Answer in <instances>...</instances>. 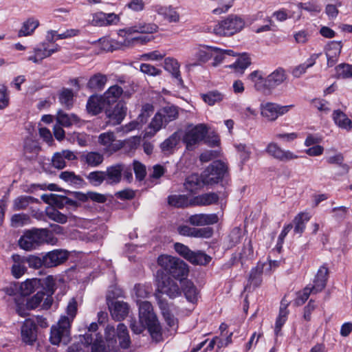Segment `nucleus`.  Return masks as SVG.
Wrapping results in <instances>:
<instances>
[{"label": "nucleus", "instance_id": "nucleus-1", "mask_svg": "<svg viewBox=\"0 0 352 352\" xmlns=\"http://www.w3.org/2000/svg\"><path fill=\"white\" fill-rule=\"evenodd\" d=\"M105 342L98 341L96 338L92 342L91 352H116L119 347L126 349L131 345V338L126 326L123 323L118 324L117 328L107 325L104 330Z\"/></svg>", "mask_w": 352, "mask_h": 352}, {"label": "nucleus", "instance_id": "nucleus-2", "mask_svg": "<svg viewBox=\"0 0 352 352\" xmlns=\"http://www.w3.org/2000/svg\"><path fill=\"white\" fill-rule=\"evenodd\" d=\"M157 292L155 296L164 320L169 327H176L177 319L173 314L172 306L167 301L161 299L160 294H166L169 298H175L181 294L179 285L171 278L164 276L158 280Z\"/></svg>", "mask_w": 352, "mask_h": 352}, {"label": "nucleus", "instance_id": "nucleus-3", "mask_svg": "<svg viewBox=\"0 0 352 352\" xmlns=\"http://www.w3.org/2000/svg\"><path fill=\"white\" fill-rule=\"evenodd\" d=\"M57 239L47 229L34 228L27 230L19 240L21 248L30 251L43 243L55 244Z\"/></svg>", "mask_w": 352, "mask_h": 352}, {"label": "nucleus", "instance_id": "nucleus-4", "mask_svg": "<svg viewBox=\"0 0 352 352\" xmlns=\"http://www.w3.org/2000/svg\"><path fill=\"white\" fill-rule=\"evenodd\" d=\"M139 319L148 329L151 336L156 341L161 338V327L152 305L146 300L140 303Z\"/></svg>", "mask_w": 352, "mask_h": 352}, {"label": "nucleus", "instance_id": "nucleus-5", "mask_svg": "<svg viewBox=\"0 0 352 352\" xmlns=\"http://www.w3.org/2000/svg\"><path fill=\"white\" fill-rule=\"evenodd\" d=\"M245 27L244 20L236 15H230L219 21L208 32L220 36H229L241 32Z\"/></svg>", "mask_w": 352, "mask_h": 352}, {"label": "nucleus", "instance_id": "nucleus-6", "mask_svg": "<svg viewBox=\"0 0 352 352\" xmlns=\"http://www.w3.org/2000/svg\"><path fill=\"white\" fill-rule=\"evenodd\" d=\"M209 128L205 124L189 126L183 136V142L188 151L194 150L202 141H204Z\"/></svg>", "mask_w": 352, "mask_h": 352}, {"label": "nucleus", "instance_id": "nucleus-7", "mask_svg": "<svg viewBox=\"0 0 352 352\" xmlns=\"http://www.w3.org/2000/svg\"><path fill=\"white\" fill-rule=\"evenodd\" d=\"M70 326L66 319H59L56 324L51 328L50 340L52 344L58 345L63 342L66 344L69 341Z\"/></svg>", "mask_w": 352, "mask_h": 352}, {"label": "nucleus", "instance_id": "nucleus-8", "mask_svg": "<svg viewBox=\"0 0 352 352\" xmlns=\"http://www.w3.org/2000/svg\"><path fill=\"white\" fill-rule=\"evenodd\" d=\"M124 142L117 140L113 132L107 131L100 133L98 138V144L102 147L104 153L112 155L124 146Z\"/></svg>", "mask_w": 352, "mask_h": 352}, {"label": "nucleus", "instance_id": "nucleus-9", "mask_svg": "<svg viewBox=\"0 0 352 352\" xmlns=\"http://www.w3.org/2000/svg\"><path fill=\"white\" fill-rule=\"evenodd\" d=\"M227 170L226 164L221 161L213 162L203 173V182L206 184L217 183L221 179Z\"/></svg>", "mask_w": 352, "mask_h": 352}, {"label": "nucleus", "instance_id": "nucleus-10", "mask_svg": "<svg viewBox=\"0 0 352 352\" xmlns=\"http://www.w3.org/2000/svg\"><path fill=\"white\" fill-rule=\"evenodd\" d=\"M293 105L281 106L276 103L265 102L260 105L261 115L267 121L274 122L279 116L287 113Z\"/></svg>", "mask_w": 352, "mask_h": 352}, {"label": "nucleus", "instance_id": "nucleus-11", "mask_svg": "<svg viewBox=\"0 0 352 352\" xmlns=\"http://www.w3.org/2000/svg\"><path fill=\"white\" fill-rule=\"evenodd\" d=\"M58 50V45H50L47 43H41L34 48L33 54L28 56V60L40 63L43 59L50 56Z\"/></svg>", "mask_w": 352, "mask_h": 352}, {"label": "nucleus", "instance_id": "nucleus-12", "mask_svg": "<svg viewBox=\"0 0 352 352\" xmlns=\"http://www.w3.org/2000/svg\"><path fill=\"white\" fill-rule=\"evenodd\" d=\"M265 152L273 158L283 162H289L298 158V156L289 150L282 148L275 142L269 143Z\"/></svg>", "mask_w": 352, "mask_h": 352}, {"label": "nucleus", "instance_id": "nucleus-13", "mask_svg": "<svg viewBox=\"0 0 352 352\" xmlns=\"http://www.w3.org/2000/svg\"><path fill=\"white\" fill-rule=\"evenodd\" d=\"M22 340L28 344H32L36 340V325L32 319H26L21 329Z\"/></svg>", "mask_w": 352, "mask_h": 352}, {"label": "nucleus", "instance_id": "nucleus-14", "mask_svg": "<svg viewBox=\"0 0 352 352\" xmlns=\"http://www.w3.org/2000/svg\"><path fill=\"white\" fill-rule=\"evenodd\" d=\"M127 108L123 102H118L111 109L106 110L109 122L112 125L119 124L125 118Z\"/></svg>", "mask_w": 352, "mask_h": 352}, {"label": "nucleus", "instance_id": "nucleus-15", "mask_svg": "<svg viewBox=\"0 0 352 352\" xmlns=\"http://www.w3.org/2000/svg\"><path fill=\"white\" fill-rule=\"evenodd\" d=\"M68 257L67 252L62 250L51 251L44 256V266L46 267H56L65 262Z\"/></svg>", "mask_w": 352, "mask_h": 352}, {"label": "nucleus", "instance_id": "nucleus-16", "mask_svg": "<svg viewBox=\"0 0 352 352\" xmlns=\"http://www.w3.org/2000/svg\"><path fill=\"white\" fill-rule=\"evenodd\" d=\"M109 309L112 318L118 321L124 320L129 314V305L120 300H115L109 305Z\"/></svg>", "mask_w": 352, "mask_h": 352}, {"label": "nucleus", "instance_id": "nucleus-17", "mask_svg": "<svg viewBox=\"0 0 352 352\" xmlns=\"http://www.w3.org/2000/svg\"><path fill=\"white\" fill-rule=\"evenodd\" d=\"M342 47L341 42L336 41H331L327 45L325 54L328 67H332L336 63L341 52Z\"/></svg>", "mask_w": 352, "mask_h": 352}, {"label": "nucleus", "instance_id": "nucleus-18", "mask_svg": "<svg viewBox=\"0 0 352 352\" xmlns=\"http://www.w3.org/2000/svg\"><path fill=\"white\" fill-rule=\"evenodd\" d=\"M218 216L216 214H196L189 217L188 221L195 226H204L217 223Z\"/></svg>", "mask_w": 352, "mask_h": 352}, {"label": "nucleus", "instance_id": "nucleus-19", "mask_svg": "<svg viewBox=\"0 0 352 352\" xmlns=\"http://www.w3.org/2000/svg\"><path fill=\"white\" fill-rule=\"evenodd\" d=\"M247 79L256 91H264L269 89L267 77H265V74L261 71L255 70L251 72L248 76Z\"/></svg>", "mask_w": 352, "mask_h": 352}, {"label": "nucleus", "instance_id": "nucleus-20", "mask_svg": "<svg viewBox=\"0 0 352 352\" xmlns=\"http://www.w3.org/2000/svg\"><path fill=\"white\" fill-rule=\"evenodd\" d=\"M124 170V165L116 164L107 168L104 171L106 182L109 184H118L120 182L122 173Z\"/></svg>", "mask_w": 352, "mask_h": 352}, {"label": "nucleus", "instance_id": "nucleus-21", "mask_svg": "<svg viewBox=\"0 0 352 352\" xmlns=\"http://www.w3.org/2000/svg\"><path fill=\"white\" fill-rule=\"evenodd\" d=\"M213 47L209 46H199L195 49L194 56L196 59L195 63H189L187 65L188 67H195L200 65L201 63H206L212 56Z\"/></svg>", "mask_w": 352, "mask_h": 352}, {"label": "nucleus", "instance_id": "nucleus-22", "mask_svg": "<svg viewBox=\"0 0 352 352\" xmlns=\"http://www.w3.org/2000/svg\"><path fill=\"white\" fill-rule=\"evenodd\" d=\"M41 199L46 204L54 206L58 208H62L65 204H74L75 201L69 198L56 195V194H44L41 196Z\"/></svg>", "mask_w": 352, "mask_h": 352}, {"label": "nucleus", "instance_id": "nucleus-23", "mask_svg": "<svg viewBox=\"0 0 352 352\" xmlns=\"http://www.w3.org/2000/svg\"><path fill=\"white\" fill-rule=\"evenodd\" d=\"M75 154L69 150H63L61 152L56 153L52 160V165L58 168L62 169L65 167V160L72 161L76 160Z\"/></svg>", "mask_w": 352, "mask_h": 352}, {"label": "nucleus", "instance_id": "nucleus-24", "mask_svg": "<svg viewBox=\"0 0 352 352\" xmlns=\"http://www.w3.org/2000/svg\"><path fill=\"white\" fill-rule=\"evenodd\" d=\"M287 78L285 70L278 67L267 76L269 89L275 88L283 84Z\"/></svg>", "mask_w": 352, "mask_h": 352}, {"label": "nucleus", "instance_id": "nucleus-25", "mask_svg": "<svg viewBox=\"0 0 352 352\" xmlns=\"http://www.w3.org/2000/svg\"><path fill=\"white\" fill-rule=\"evenodd\" d=\"M180 140L181 135L179 132H175L160 144L162 152L167 155L173 153Z\"/></svg>", "mask_w": 352, "mask_h": 352}, {"label": "nucleus", "instance_id": "nucleus-26", "mask_svg": "<svg viewBox=\"0 0 352 352\" xmlns=\"http://www.w3.org/2000/svg\"><path fill=\"white\" fill-rule=\"evenodd\" d=\"M328 273V269L325 266H321L318 269L311 287L314 293L320 292L325 287Z\"/></svg>", "mask_w": 352, "mask_h": 352}, {"label": "nucleus", "instance_id": "nucleus-27", "mask_svg": "<svg viewBox=\"0 0 352 352\" xmlns=\"http://www.w3.org/2000/svg\"><path fill=\"white\" fill-rule=\"evenodd\" d=\"M13 264L11 267V272L16 278L21 277L26 271L25 258L19 254H14L12 256Z\"/></svg>", "mask_w": 352, "mask_h": 352}, {"label": "nucleus", "instance_id": "nucleus-28", "mask_svg": "<svg viewBox=\"0 0 352 352\" xmlns=\"http://www.w3.org/2000/svg\"><path fill=\"white\" fill-rule=\"evenodd\" d=\"M332 118L336 125L340 129L349 131L352 129V121L341 110H335L332 114Z\"/></svg>", "mask_w": 352, "mask_h": 352}, {"label": "nucleus", "instance_id": "nucleus-29", "mask_svg": "<svg viewBox=\"0 0 352 352\" xmlns=\"http://www.w3.org/2000/svg\"><path fill=\"white\" fill-rule=\"evenodd\" d=\"M155 11L169 23H177L179 21V13L171 6H157Z\"/></svg>", "mask_w": 352, "mask_h": 352}, {"label": "nucleus", "instance_id": "nucleus-30", "mask_svg": "<svg viewBox=\"0 0 352 352\" xmlns=\"http://www.w3.org/2000/svg\"><path fill=\"white\" fill-rule=\"evenodd\" d=\"M165 125V121L161 114L159 112L156 113L144 133V137L151 138L154 136Z\"/></svg>", "mask_w": 352, "mask_h": 352}, {"label": "nucleus", "instance_id": "nucleus-31", "mask_svg": "<svg viewBox=\"0 0 352 352\" xmlns=\"http://www.w3.org/2000/svg\"><path fill=\"white\" fill-rule=\"evenodd\" d=\"M105 102L102 96H92L89 98L87 103V111L92 115H97L104 107Z\"/></svg>", "mask_w": 352, "mask_h": 352}, {"label": "nucleus", "instance_id": "nucleus-32", "mask_svg": "<svg viewBox=\"0 0 352 352\" xmlns=\"http://www.w3.org/2000/svg\"><path fill=\"white\" fill-rule=\"evenodd\" d=\"M38 25V20L34 18H29L22 23L21 28L18 32V36L19 37L30 36L34 33Z\"/></svg>", "mask_w": 352, "mask_h": 352}, {"label": "nucleus", "instance_id": "nucleus-33", "mask_svg": "<svg viewBox=\"0 0 352 352\" xmlns=\"http://www.w3.org/2000/svg\"><path fill=\"white\" fill-rule=\"evenodd\" d=\"M263 273H267L265 269V265L258 263L250 272L248 280L250 284L254 287L259 286L262 282V274Z\"/></svg>", "mask_w": 352, "mask_h": 352}, {"label": "nucleus", "instance_id": "nucleus-34", "mask_svg": "<svg viewBox=\"0 0 352 352\" xmlns=\"http://www.w3.org/2000/svg\"><path fill=\"white\" fill-rule=\"evenodd\" d=\"M311 215L307 212H300L297 214L294 220V232L295 234H301L305 229L306 223L309 221Z\"/></svg>", "mask_w": 352, "mask_h": 352}, {"label": "nucleus", "instance_id": "nucleus-35", "mask_svg": "<svg viewBox=\"0 0 352 352\" xmlns=\"http://www.w3.org/2000/svg\"><path fill=\"white\" fill-rule=\"evenodd\" d=\"M188 273V265L179 258L177 259L173 269L169 272L175 278L182 280Z\"/></svg>", "mask_w": 352, "mask_h": 352}, {"label": "nucleus", "instance_id": "nucleus-36", "mask_svg": "<svg viewBox=\"0 0 352 352\" xmlns=\"http://www.w3.org/2000/svg\"><path fill=\"white\" fill-rule=\"evenodd\" d=\"M152 292V287L150 285L137 284L133 288L134 298L138 305L143 302L142 300L149 296Z\"/></svg>", "mask_w": 352, "mask_h": 352}, {"label": "nucleus", "instance_id": "nucleus-37", "mask_svg": "<svg viewBox=\"0 0 352 352\" xmlns=\"http://www.w3.org/2000/svg\"><path fill=\"white\" fill-rule=\"evenodd\" d=\"M82 160L89 166L96 167L102 163L104 157L99 152H88L82 155Z\"/></svg>", "mask_w": 352, "mask_h": 352}, {"label": "nucleus", "instance_id": "nucleus-38", "mask_svg": "<svg viewBox=\"0 0 352 352\" xmlns=\"http://www.w3.org/2000/svg\"><path fill=\"white\" fill-rule=\"evenodd\" d=\"M219 199L218 195L214 192H210L195 197L192 202L195 206H208L216 203Z\"/></svg>", "mask_w": 352, "mask_h": 352}, {"label": "nucleus", "instance_id": "nucleus-39", "mask_svg": "<svg viewBox=\"0 0 352 352\" xmlns=\"http://www.w3.org/2000/svg\"><path fill=\"white\" fill-rule=\"evenodd\" d=\"M158 30V26L155 23H139L133 27L129 28L126 32L132 34L135 32L142 34H152L156 32Z\"/></svg>", "mask_w": 352, "mask_h": 352}, {"label": "nucleus", "instance_id": "nucleus-40", "mask_svg": "<svg viewBox=\"0 0 352 352\" xmlns=\"http://www.w3.org/2000/svg\"><path fill=\"white\" fill-rule=\"evenodd\" d=\"M164 67L165 70L170 72L174 78L182 81L179 65L176 59L170 57L166 58L164 62Z\"/></svg>", "mask_w": 352, "mask_h": 352}, {"label": "nucleus", "instance_id": "nucleus-41", "mask_svg": "<svg viewBox=\"0 0 352 352\" xmlns=\"http://www.w3.org/2000/svg\"><path fill=\"white\" fill-rule=\"evenodd\" d=\"M40 285V280L37 278L28 279L21 283L19 287V292L22 296H28L33 293Z\"/></svg>", "mask_w": 352, "mask_h": 352}, {"label": "nucleus", "instance_id": "nucleus-42", "mask_svg": "<svg viewBox=\"0 0 352 352\" xmlns=\"http://www.w3.org/2000/svg\"><path fill=\"white\" fill-rule=\"evenodd\" d=\"M251 60L248 54H243L228 67L233 69L236 72L243 74L244 71L250 65Z\"/></svg>", "mask_w": 352, "mask_h": 352}, {"label": "nucleus", "instance_id": "nucleus-43", "mask_svg": "<svg viewBox=\"0 0 352 352\" xmlns=\"http://www.w3.org/2000/svg\"><path fill=\"white\" fill-rule=\"evenodd\" d=\"M203 183V179H201L197 174H192L187 177L184 186L186 190L193 193L202 187Z\"/></svg>", "mask_w": 352, "mask_h": 352}, {"label": "nucleus", "instance_id": "nucleus-44", "mask_svg": "<svg viewBox=\"0 0 352 352\" xmlns=\"http://www.w3.org/2000/svg\"><path fill=\"white\" fill-rule=\"evenodd\" d=\"M38 200L31 196H19L13 201V210H21L26 209L32 203H37Z\"/></svg>", "mask_w": 352, "mask_h": 352}, {"label": "nucleus", "instance_id": "nucleus-45", "mask_svg": "<svg viewBox=\"0 0 352 352\" xmlns=\"http://www.w3.org/2000/svg\"><path fill=\"white\" fill-rule=\"evenodd\" d=\"M158 112L165 121V124L176 120L179 114L177 108L173 105L164 107Z\"/></svg>", "mask_w": 352, "mask_h": 352}, {"label": "nucleus", "instance_id": "nucleus-46", "mask_svg": "<svg viewBox=\"0 0 352 352\" xmlns=\"http://www.w3.org/2000/svg\"><path fill=\"white\" fill-rule=\"evenodd\" d=\"M183 292L188 301L192 303H195L197 301L199 292L192 283L185 281Z\"/></svg>", "mask_w": 352, "mask_h": 352}, {"label": "nucleus", "instance_id": "nucleus-47", "mask_svg": "<svg viewBox=\"0 0 352 352\" xmlns=\"http://www.w3.org/2000/svg\"><path fill=\"white\" fill-rule=\"evenodd\" d=\"M46 214L51 220L61 224L65 223L69 218H74V216L67 217L52 207L47 208Z\"/></svg>", "mask_w": 352, "mask_h": 352}, {"label": "nucleus", "instance_id": "nucleus-48", "mask_svg": "<svg viewBox=\"0 0 352 352\" xmlns=\"http://www.w3.org/2000/svg\"><path fill=\"white\" fill-rule=\"evenodd\" d=\"M123 92L122 89L118 86L113 85L110 87L102 96L105 102L108 104L116 102Z\"/></svg>", "mask_w": 352, "mask_h": 352}, {"label": "nucleus", "instance_id": "nucleus-49", "mask_svg": "<svg viewBox=\"0 0 352 352\" xmlns=\"http://www.w3.org/2000/svg\"><path fill=\"white\" fill-rule=\"evenodd\" d=\"M107 78L105 75L97 74L91 76L87 83V86L93 89L101 90L107 83Z\"/></svg>", "mask_w": 352, "mask_h": 352}, {"label": "nucleus", "instance_id": "nucleus-50", "mask_svg": "<svg viewBox=\"0 0 352 352\" xmlns=\"http://www.w3.org/2000/svg\"><path fill=\"white\" fill-rule=\"evenodd\" d=\"M211 257L201 251L192 252L188 261L195 265H207Z\"/></svg>", "mask_w": 352, "mask_h": 352}, {"label": "nucleus", "instance_id": "nucleus-51", "mask_svg": "<svg viewBox=\"0 0 352 352\" xmlns=\"http://www.w3.org/2000/svg\"><path fill=\"white\" fill-rule=\"evenodd\" d=\"M212 52L216 53V55L214 57V60L212 63V65L214 67H217L219 64H221L223 61L226 56H236L235 53L231 50H221L213 47Z\"/></svg>", "mask_w": 352, "mask_h": 352}, {"label": "nucleus", "instance_id": "nucleus-52", "mask_svg": "<svg viewBox=\"0 0 352 352\" xmlns=\"http://www.w3.org/2000/svg\"><path fill=\"white\" fill-rule=\"evenodd\" d=\"M204 101L210 106L221 102L224 99V94L218 91H212L202 95Z\"/></svg>", "mask_w": 352, "mask_h": 352}, {"label": "nucleus", "instance_id": "nucleus-53", "mask_svg": "<svg viewBox=\"0 0 352 352\" xmlns=\"http://www.w3.org/2000/svg\"><path fill=\"white\" fill-rule=\"evenodd\" d=\"M177 259L176 257L164 254L158 257L157 263L160 266L169 273L171 269H173V265H175Z\"/></svg>", "mask_w": 352, "mask_h": 352}, {"label": "nucleus", "instance_id": "nucleus-54", "mask_svg": "<svg viewBox=\"0 0 352 352\" xmlns=\"http://www.w3.org/2000/svg\"><path fill=\"white\" fill-rule=\"evenodd\" d=\"M168 204L177 207L182 208L188 206V197L184 195H173L168 197Z\"/></svg>", "mask_w": 352, "mask_h": 352}, {"label": "nucleus", "instance_id": "nucleus-55", "mask_svg": "<svg viewBox=\"0 0 352 352\" xmlns=\"http://www.w3.org/2000/svg\"><path fill=\"white\" fill-rule=\"evenodd\" d=\"M232 6L231 1H214L211 6V12L215 15H220L227 12Z\"/></svg>", "mask_w": 352, "mask_h": 352}, {"label": "nucleus", "instance_id": "nucleus-56", "mask_svg": "<svg viewBox=\"0 0 352 352\" xmlns=\"http://www.w3.org/2000/svg\"><path fill=\"white\" fill-rule=\"evenodd\" d=\"M67 316H62L60 319H66L71 325L72 322L75 318L77 313V302L75 298H72L67 306L66 309Z\"/></svg>", "mask_w": 352, "mask_h": 352}, {"label": "nucleus", "instance_id": "nucleus-57", "mask_svg": "<svg viewBox=\"0 0 352 352\" xmlns=\"http://www.w3.org/2000/svg\"><path fill=\"white\" fill-rule=\"evenodd\" d=\"M60 178L71 185L78 186L82 182L80 176L74 174L73 172L64 171L60 174Z\"/></svg>", "mask_w": 352, "mask_h": 352}, {"label": "nucleus", "instance_id": "nucleus-58", "mask_svg": "<svg viewBox=\"0 0 352 352\" xmlns=\"http://www.w3.org/2000/svg\"><path fill=\"white\" fill-rule=\"evenodd\" d=\"M56 120V124L63 126H69L72 125L74 122H77L78 118L74 115H72L71 116H69V115L60 111L58 113Z\"/></svg>", "mask_w": 352, "mask_h": 352}, {"label": "nucleus", "instance_id": "nucleus-59", "mask_svg": "<svg viewBox=\"0 0 352 352\" xmlns=\"http://www.w3.org/2000/svg\"><path fill=\"white\" fill-rule=\"evenodd\" d=\"M336 75L341 78H352V65L342 63L336 67Z\"/></svg>", "mask_w": 352, "mask_h": 352}, {"label": "nucleus", "instance_id": "nucleus-60", "mask_svg": "<svg viewBox=\"0 0 352 352\" xmlns=\"http://www.w3.org/2000/svg\"><path fill=\"white\" fill-rule=\"evenodd\" d=\"M238 155L243 163L247 162L251 155V150L249 146L244 144H236L234 145Z\"/></svg>", "mask_w": 352, "mask_h": 352}, {"label": "nucleus", "instance_id": "nucleus-61", "mask_svg": "<svg viewBox=\"0 0 352 352\" xmlns=\"http://www.w3.org/2000/svg\"><path fill=\"white\" fill-rule=\"evenodd\" d=\"M30 223V218L27 214H15L11 218V224L14 227H21Z\"/></svg>", "mask_w": 352, "mask_h": 352}, {"label": "nucleus", "instance_id": "nucleus-62", "mask_svg": "<svg viewBox=\"0 0 352 352\" xmlns=\"http://www.w3.org/2000/svg\"><path fill=\"white\" fill-rule=\"evenodd\" d=\"M288 315V311L286 307H280L279 314L278 318H276V324H275V333L277 335L280 332L281 327L285 324L287 320Z\"/></svg>", "mask_w": 352, "mask_h": 352}, {"label": "nucleus", "instance_id": "nucleus-63", "mask_svg": "<svg viewBox=\"0 0 352 352\" xmlns=\"http://www.w3.org/2000/svg\"><path fill=\"white\" fill-rule=\"evenodd\" d=\"M166 56L164 52L154 50L140 55V59L142 60L158 61L162 60Z\"/></svg>", "mask_w": 352, "mask_h": 352}, {"label": "nucleus", "instance_id": "nucleus-64", "mask_svg": "<svg viewBox=\"0 0 352 352\" xmlns=\"http://www.w3.org/2000/svg\"><path fill=\"white\" fill-rule=\"evenodd\" d=\"M45 296L44 292H37L35 295L28 298L26 302L27 309H34L38 307L43 301Z\"/></svg>", "mask_w": 352, "mask_h": 352}]
</instances>
